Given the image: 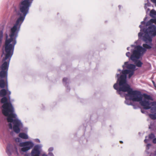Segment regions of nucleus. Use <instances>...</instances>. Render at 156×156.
I'll return each mask as SVG.
<instances>
[{
	"mask_svg": "<svg viewBox=\"0 0 156 156\" xmlns=\"http://www.w3.org/2000/svg\"><path fill=\"white\" fill-rule=\"evenodd\" d=\"M6 152L9 156L13 154L16 156H19L20 154L17 147L11 144H8L6 148Z\"/></svg>",
	"mask_w": 156,
	"mask_h": 156,
	"instance_id": "423d86ee",
	"label": "nucleus"
},
{
	"mask_svg": "<svg viewBox=\"0 0 156 156\" xmlns=\"http://www.w3.org/2000/svg\"><path fill=\"white\" fill-rule=\"evenodd\" d=\"M126 55L127 57H130H130V53L129 52H127L126 53Z\"/></svg>",
	"mask_w": 156,
	"mask_h": 156,
	"instance_id": "4468645a",
	"label": "nucleus"
},
{
	"mask_svg": "<svg viewBox=\"0 0 156 156\" xmlns=\"http://www.w3.org/2000/svg\"><path fill=\"white\" fill-rule=\"evenodd\" d=\"M146 18H144L139 26L140 30L138 37L147 44H143L144 48L139 45H131L132 54L130 59L138 67H141L143 64L138 59L142 56L147 49L151 48L152 37L156 35V27L154 25H156V19H151L145 23L144 21Z\"/></svg>",
	"mask_w": 156,
	"mask_h": 156,
	"instance_id": "f257e3e1",
	"label": "nucleus"
},
{
	"mask_svg": "<svg viewBox=\"0 0 156 156\" xmlns=\"http://www.w3.org/2000/svg\"><path fill=\"white\" fill-rule=\"evenodd\" d=\"M155 137L154 134L152 133H151L148 136H146L145 137V139L144 140V142L145 143H147L149 142L150 140H153Z\"/></svg>",
	"mask_w": 156,
	"mask_h": 156,
	"instance_id": "6e6552de",
	"label": "nucleus"
},
{
	"mask_svg": "<svg viewBox=\"0 0 156 156\" xmlns=\"http://www.w3.org/2000/svg\"><path fill=\"white\" fill-rule=\"evenodd\" d=\"M129 47H128V48H127V50H129Z\"/></svg>",
	"mask_w": 156,
	"mask_h": 156,
	"instance_id": "cd10ccee",
	"label": "nucleus"
},
{
	"mask_svg": "<svg viewBox=\"0 0 156 156\" xmlns=\"http://www.w3.org/2000/svg\"><path fill=\"white\" fill-rule=\"evenodd\" d=\"M42 147L41 145H35L32 150L31 154L32 156H39L41 152V149Z\"/></svg>",
	"mask_w": 156,
	"mask_h": 156,
	"instance_id": "0eeeda50",
	"label": "nucleus"
},
{
	"mask_svg": "<svg viewBox=\"0 0 156 156\" xmlns=\"http://www.w3.org/2000/svg\"><path fill=\"white\" fill-rule=\"evenodd\" d=\"M152 82H153V84L154 85V87H156V86H155V84L154 82V81H152Z\"/></svg>",
	"mask_w": 156,
	"mask_h": 156,
	"instance_id": "393cba45",
	"label": "nucleus"
},
{
	"mask_svg": "<svg viewBox=\"0 0 156 156\" xmlns=\"http://www.w3.org/2000/svg\"><path fill=\"white\" fill-rule=\"evenodd\" d=\"M42 156H48V155L46 154H43Z\"/></svg>",
	"mask_w": 156,
	"mask_h": 156,
	"instance_id": "b1692460",
	"label": "nucleus"
},
{
	"mask_svg": "<svg viewBox=\"0 0 156 156\" xmlns=\"http://www.w3.org/2000/svg\"><path fill=\"white\" fill-rule=\"evenodd\" d=\"M150 15L151 17H154L156 15V11L154 10H151L150 12Z\"/></svg>",
	"mask_w": 156,
	"mask_h": 156,
	"instance_id": "f8f14e48",
	"label": "nucleus"
},
{
	"mask_svg": "<svg viewBox=\"0 0 156 156\" xmlns=\"http://www.w3.org/2000/svg\"><path fill=\"white\" fill-rule=\"evenodd\" d=\"M150 6V4L147 2V3L145 4L144 6L145 9H146V12H149L150 11V9L148 7Z\"/></svg>",
	"mask_w": 156,
	"mask_h": 156,
	"instance_id": "9d476101",
	"label": "nucleus"
},
{
	"mask_svg": "<svg viewBox=\"0 0 156 156\" xmlns=\"http://www.w3.org/2000/svg\"><path fill=\"white\" fill-rule=\"evenodd\" d=\"M148 1V0H147ZM151 1L153 3H154L156 6V0H151Z\"/></svg>",
	"mask_w": 156,
	"mask_h": 156,
	"instance_id": "dca6fc26",
	"label": "nucleus"
},
{
	"mask_svg": "<svg viewBox=\"0 0 156 156\" xmlns=\"http://www.w3.org/2000/svg\"><path fill=\"white\" fill-rule=\"evenodd\" d=\"M128 62H125L122 66L123 69L127 68V69L123 70L122 72V74L120 77H118L119 74H116V77H118L116 83H115L113 87L114 89L117 90V92L122 97H125V103L128 105H131V100L133 101L139 102L140 104V102L142 100V98H140L139 101H136L135 98H138L137 94L139 93L140 95V97L143 95L141 93L137 91L133 90L130 88L129 85L127 83L126 80L127 75H128L129 78H130L133 74L135 68V66L132 64H129Z\"/></svg>",
	"mask_w": 156,
	"mask_h": 156,
	"instance_id": "f03ea898",
	"label": "nucleus"
},
{
	"mask_svg": "<svg viewBox=\"0 0 156 156\" xmlns=\"http://www.w3.org/2000/svg\"><path fill=\"white\" fill-rule=\"evenodd\" d=\"M153 123H151L150 125L149 126V128L150 129H152L153 128Z\"/></svg>",
	"mask_w": 156,
	"mask_h": 156,
	"instance_id": "6ab92c4d",
	"label": "nucleus"
},
{
	"mask_svg": "<svg viewBox=\"0 0 156 156\" xmlns=\"http://www.w3.org/2000/svg\"><path fill=\"white\" fill-rule=\"evenodd\" d=\"M120 143H123L122 141H120Z\"/></svg>",
	"mask_w": 156,
	"mask_h": 156,
	"instance_id": "c85d7f7f",
	"label": "nucleus"
},
{
	"mask_svg": "<svg viewBox=\"0 0 156 156\" xmlns=\"http://www.w3.org/2000/svg\"><path fill=\"white\" fill-rule=\"evenodd\" d=\"M20 139L19 138H17L15 139V141L16 142H20Z\"/></svg>",
	"mask_w": 156,
	"mask_h": 156,
	"instance_id": "2eb2a0df",
	"label": "nucleus"
},
{
	"mask_svg": "<svg viewBox=\"0 0 156 156\" xmlns=\"http://www.w3.org/2000/svg\"><path fill=\"white\" fill-rule=\"evenodd\" d=\"M118 71H121V70H120V69H119V70H118Z\"/></svg>",
	"mask_w": 156,
	"mask_h": 156,
	"instance_id": "7c9ffc66",
	"label": "nucleus"
},
{
	"mask_svg": "<svg viewBox=\"0 0 156 156\" xmlns=\"http://www.w3.org/2000/svg\"><path fill=\"white\" fill-rule=\"evenodd\" d=\"M34 145V143L31 141H27L20 143L19 146L22 147L20 151V153L22 154H23V152L27 151L32 148Z\"/></svg>",
	"mask_w": 156,
	"mask_h": 156,
	"instance_id": "39448f33",
	"label": "nucleus"
},
{
	"mask_svg": "<svg viewBox=\"0 0 156 156\" xmlns=\"http://www.w3.org/2000/svg\"><path fill=\"white\" fill-rule=\"evenodd\" d=\"M152 142L154 144H156V138H154L152 140Z\"/></svg>",
	"mask_w": 156,
	"mask_h": 156,
	"instance_id": "a211bd4d",
	"label": "nucleus"
},
{
	"mask_svg": "<svg viewBox=\"0 0 156 156\" xmlns=\"http://www.w3.org/2000/svg\"><path fill=\"white\" fill-rule=\"evenodd\" d=\"M141 112L143 113H144V112L143 110H141Z\"/></svg>",
	"mask_w": 156,
	"mask_h": 156,
	"instance_id": "bb28decb",
	"label": "nucleus"
},
{
	"mask_svg": "<svg viewBox=\"0 0 156 156\" xmlns=\"http://www.w3.org/2000/svg\"><path fill=\"white\" fill-rule=\"evenodd\" d=\"M49 155L51 156H53V154L51 153H49Z\"/></svg>",
	"mask_w": 156,
	"mask_h": 156,
	"instance_id": "5701e85b",
	"label": "nucleus"
},
{
	"mask_svg": "<svg viewBox=\"0 0 156 156\" xmlns=\"http://www.w3.org/2000/svg\"><path fill=\"white\" fill-rule=\"evenodd\" d=\"M3 37V32L2 30L0 31V46H1L2 43V41Z\"/></svg>",
	"mask_w": 156,
	"mask_h": 156,
	"instance_id": "9b49d317",
	"label": "nucleus"
},
{
	"mask_svg": "<svg viewBox=\"0 0 156 156\" xmlns=\"http://www.w3.org/2000/svg\"><path fill=\"white\" fill-rule=\"evenodd\" d=\"M53 150V147H50L49 149H48V151H52Z\"/></svg>",
	"mask_w": 156,
	"mask_h": 156,
	"instance_id": "412c9836",
	"label": "nucleus"
},
{
	"mask_svg": "<svg viewBox=\"0 0 156 156\" xmlns=\"http://www.w3.org/2000/svg\"><path fill=\"white\" fill-rule=\"evenodd\" d=\"M138 98H135L136 101H139L140 98H142V100L140 102V105L143 107L144 109L147 110L150 109L151 113H147L146 114L148 115L152 119H156V101H153V99L152 96L145 94H143L142 97H140V95L139 93L137 94Z\"/></svg>",
	"mask_w": 156,
	"mask_h": 156,
	"instance_id": "20e7f679",
	"label": "nucleus"
},
{
	"mask_svg": "<svg viewBox=\"0 0 156 156\" xmlns=\"http://www.w3.org/2000/svg\"><path fill=\"white\" fill-rule=\"evenodd\" d=\"M151 146V145L150 144H147V145H146V151L147 152V150H148L149 149V147Z\"/></svg>",
	"mask_w": 156,
	"mask_h": 156,
	"instance_id": "ddd939ff",
	"label": "nucleus"
},
{
	"mask_svg": "<svg viewBox=\"0 0 156 156\" xmlns=\"http://www.w3.org/2000/svg\"><path fill=\"white\" fill-rule=\"evenodd\" d=\"M34 140L35 141L38 142V143H40V140L38 139H35Z\"/></svg>",
	"mask_w": 156,
	"mask_h": 156,
	"instance_id": "aec40b11",
	"label": "nucleus"
},
{
	"mask_svg": "<svg viewBox=\"0 0 156 156\" xmlns=\"http://www.w3.org/2000/svg\"><path fill=\"white\" fill-rule=\"evenodd\" d=\"M67 80L68 79L67 78H64L63 79V81L64 83L66 82L67 81Z\"/></svg>",
	"mask_w": 156,
	"mask_h": 156,
	"instance_id": "f3484780",
	"label": "nucleus"
},
{
	"mask_svg": "<svg viewBox=\"0 0 156 156\" xmlns=\"http://www.w3.org/2000/svg\"><path fill=\"white\" fill-rule=\"evenodd\" d=\"M19 136L20 138L24 139H27L29 138L27 134L23 133H20Z\"/></svg>",
	"mask_w": 156,
	"mask_h": 156,
	"instance_id": "1a4fd4ad",
	"label": "nucleus"
},
{
	"mask_svg": "<svg viewBox=\"0 0 156 156\" xmlns=\"http://www.w3.org/2000/svg\"><path fill=\"white\" fill-rule=\"evenodd\" d=\"M120 6L119 5V8H120Z\"/></svg>",
	"mask_w": 156,
	"mask_h": 156,
	"instance_id": "c756f323",
	"label": "nucleus"
},
{
	"mask_svg": "<svg viewBox=\"0 0 156 156\" xmlns=\"http://www.w3.org/2000/svg\"><path fill=\"white\" fill-rule=\"evenodd\" d=\"M140 42V40H137V41L135 42V43L136 44H139Z\"/></svg>",
	"mask_w": 156,
	"mask_h": 156,
	"instance_id": "4be33fe9",
	"label": "nucleus"
},
{
	"mask_svg": "<svg viewBox=\"0 0 156 156\" xmlns=\"http://www.w3.org/2000/svg\"><path fill=\"white\" fill-rule=\"evenodd\" d=\"M25 156H29V154H26L25 155Z\"/></svg>",
	"mask_w": 156,
	"mask_h": 156,
	"instance_id": "a878e982",
	"label": "nucleus"
},
{
	"mask_svg": "<svg viewBox=\"0 0 156 156\" xmlns=\"http://www.w3.org/2000/svg\"><path fill=\"white\" fill-rule=\"evenodd\" d=\"M11 94V92L8 89L6 90L3 89L0 90V96L3 97L1 100V103H3L2 107V111L4 115L7 116L8 122H10L9 124V128L12 129L13 128L14 131L18 133L23 125L21 121L15 112L12 105L9 102Z\"/></svg>",
	"mask_w": 156,
	"mask_h": 156,
	"instance_id": "7ed1b4c3",
	"label": "nucleus"
}]
</instances>
